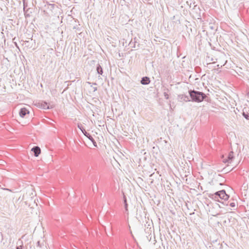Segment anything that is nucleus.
Instances as JSON below:
<instances>
[{"label":"nucleus","instance_id":"obj_1","mask_svg":"<svg viewBox=\"0 0 249 249\" xmlns=\"http://www.w3.org/2000/svg\"><path fill=\"white\" fill-rule=\"evenodd\" d=\"M188 92L191 98V101L193 102H201L207 97L206 95L204 93L194 89H190Z\"/></svg>","mask_w":249,"mask_h":249},{"label":"nucleus","instance_id":"obj_2","mask_svg":"<svg viewBox=\"0 0 249 249\" xmlns=\"http://www.w3.org/2000/svg\"><path fill=\"white\" fill-rule=\"evenodd\" d=\"M212 199L215 201H218L221 202L219 200V198L223 200L224 202L227 200L229 198V196L227 195L226 191L224 190H222L219 191H217L213 194L211 195L210 196Z\"/></svg>","mask_w":249,"mask_h":249},{"label":"nucleus","instance_id":"obj_3","mask_svg":"<svg viewBox=\"0 0 249 249\" xmlns=\"http://www.w3.org/2000/svg\"><path fill=\"white\" fill-rule=\"evenodd\" d=\"M31 151L34 153L35 157H38L41 152L40 148L37 146L33 147L32 148Z\"/></svg>","mask_w":249,"mask_h":249},{"label":"nucleus","instance_id":"obj_4","mask_svg":"<svg viewBox=\"0 0 249 249\" xmlns=\"http://www.w3.org/2000/svg\"><path fill=\"white\" fill-rule=\"evenodd\" d=\"M29 110H28L25 107L21 108L20 109L19 112V116L22 118H23L26 114H29Z\"/></svg>","mask_w":249,"mask_h":249},{"label":"nucleus","instance_id":"obj_5","mask_svg":"<svg viewBox=\"0 0 249 249\" xmlns=\"http://www.w3.org/2000/svg\"><path fill=\"white\" fill-rule=\"evenodd\" d=\"M150 80L148 77L145 76L143 77L141 81V83L142 85H146L150 83Z\"/></svg>","mask_w":249,"mask_h":249},{"label":"nucleus","instance_id":"obj_6","mask_svg":"<svg viewBox=\"0 0 249 249\" xmlns=\"http://www.w3.org/2000/svg\"><path fill=\"white\" fill-rule=\"evenodd\" d=\"M233 152L232 151H231L229 153L228 158L226 159H224L223 160V162L225 163L227 162H230L233 159Z\"/></svg>","mask_w":249,"mask_h":249},{"label":"nucleus","instance_id":"obj_7","mask_svg":"<svg viewBox=\"0 0 249 249\" xmlns=\"http://www.w3.org/2000/svg\"><path fill=\"white\" fill-rule=\"evenodd\" d=\"M39 106L44 109H49L51 107H50L48 105V104L46 102H41L39 103Z\"/></svg>","mask_w":249,"mask_h":249},{"label":"nucleus","instance_id":"obj_8","mask_svg":"<svg viewBox=\"0 0 249 249\" xmlns=\"http://www.w3.org/2000/svg\"><path fill=\"white\" fill-rule=\"evenodd\" d=\"M84 135L92 142V143H93L95 147H97V144L95 141L89 133H88V132L86 133V134H85Z\"/></svg>","mask_w":249,"mask_h":249},{"label":"nucleus","instance_id":"obj_9","mask_svg":"<svg viewBox=\"0 0 249 249\" xmlns=\"http://www.w3.org/2000/svg\"><path fill=\"white\" fill-rule=\"evenodd\" d=\"M178 97L181 101H184L185 102H189L191 101L189 99V97L184 94L180 95Z\"/></svg>","mask_w":249,"mask_h":249},{"label":"nucleus","instance_id":"obj_10","mask_svg":"<svg viewBox=\"0 0 249 249\" xmlns=\"http://www.w3.org/2000/svg\"><path fill=\"white\" fill-rule=\"evenodd\" d=\"M221 203L223 205L225 206L230 205L231 207H234L235 206V203L234 202H231L229 203V202H226V201L225 202H222Z\"/></svg>","mask_w":249,"mask_h":249},{"label":"nucleus","instance_id":"obj_11","mask_svg":"<svg viewBox=\"0 0 249 249\" xmlns=\"http://www.w3.org/2000/svg\"><path fill=\"white\" fill-rule=\"evenodd\" d=\"M136 38H134V41L132 40V39L130 41V42L129 43V45L133 48H135L136 47Z\"/></svg>","mask_w":249,"mask_h":249},{"label":"nucleus","instance_id":"obj_12","mask_svg":"<svg viewBox=\"0 0 249 249\" xmlns=\"http://www.w3.org/2000/svg\"><path fill=\"white\" fill-rule=\"evenodd\" d=\"M77 127L82 132L84 135H85L86 133H87L81 124H78Z\"/></svg>","mask_w":249,"mask_h":249},{"label":"nucleus","instance_id":"obj_13","mask_svg":"<svg viewBox=\"0 0 249 249\" xmlns=\"http://www.w3.org/2000/svg\"><path fill=\"white\" fill-rule=\"evenodd\" d=\"M96 70L98 74L102 75L103 73V69L100 65H98Z\"/></svg>","mask_w":249,"mask_h":249},{"label":"nucleus","instance_id":"obj_14","mask_svg":"<svg viewBox=\"0 0 249 249\" xmlns=\"http://www.w3.org/2000/svg\"><path fill=\"white\" fill-rule=\"evenodd\" d=\"M124 208H125V211L127 212V211H128V209H127L128 204L127 203L126 198L125 196H124Z\"/></svg>","mask_w":249,"mask_h":249},{"label":"nucleus","instance_id":"obj_15","mask_svg":"<svg viewBox=\"0 0 249 249\" xmlns=\"http://www.w3.org/2000/svg\"><path fill=\"white\" fill-rule=\"evenodd\" d=\"M243 116L245 118H246L247 120H249V114L246 113L245 112H243Z\"/></svg>","mask_w":249,"mask_h":249},{"label":"nucleus","instance_id":"obj_16","mask_svg":"<svg viewBox=\"0 0 249 249\" xmlns=\"http://www.w3.org/2000/svg\"><path fill=\"white\" fill-rule=\"evenodd\" d=\"M164 96L165 99H168L169 98V95L166 92H164Z\"/></svg>","mask_w":249,"mask_h":249},{"label":"nucleus","instance_id":"obj_17","mask_svg":"<svg viewBox=\"0 0 249 249\" xmlns=\"http://www.w3.org/2000/svg\"><path fill=\"white\" fill-rule=\"evenodd\" d=\"M29 43H30V41L28 40V41H25V44H27V46L29 48H31L32 47V46H30L29 45Z\"/></svg>","mask_w":249,"mask_h":249},{"label":"nucleus","instance_id":"obj_18","mask_svg":"<svg viewBox=\"0 0 249 249\" xmlns=\"http://www.w3.org/2000/svg\"><path fill=\"white\" fill-rule=\"evenodd\" d=\"M37 246H38V247H41V244H40V241H37Z\"/></svg>","mask_w":249,"mask_h":249},{"label":"nucleus","instance_id":"obj_19","mask_svg":"<svg viewBox=\"0 0 249 249\" xmlns=\"http://www.w3.org/2000/svg\"><path fill=\"white\" fill-rule=\"evenodd\" d=\"M16 249H22V246H17V247H16Z\"/></svg>","mask_w":249,"mask_h":249},{"label":"nucleus","instance_id":"obj_20","mask_svg":"<svg viewBox=\"0 0 249 249\" xmlns=\"http://www.w3.org/2000/svg\"><path fill=\"white\" fill-rule=\"evenodd\" d=\"M226 63H227V61H226L224 64H223L222 65H221L220 67H222L223 66H224Z\"/></svg>","mask_w":249,"mask_h":249},{"label":"nucleus","instance_id":"obj_21","mask_svg":"<svg viewBox=\"0 0 249 249\" xmlns=\"http://www.w3.org/2000/svg\"><path fill=\"white\" fill-rule=\"evenodd\" d=\"M247 95L249 97V92L248 93Z\"/></svg>","mask_w":249,"mask_h":249},{"label":"nucleus","instance_id":"obj_22","mask_svg":"<svg viewBox=\"0 0 249 249\" xmlns=\"http://www.w3.org/2000/svg\"><path fill=\"white\" fill-rule=\"evenodd\" d=\"M96 90H97V88H94V91Z\"/></svg>","mask_w":249,"mask_h":249},{"label":"nucleus","instance_id":"obj_23","mask_svg":"<svg viewBox=\"0 0 249 249\" xmlns=\"http://www.w3.org/2000/svg\"><path fill=\"white\" fill-rule=\"evenodd\" d=\"M218 67H220V65H217V66Z\"/></svg>","mask_w":249,"mask_h":249},{"label":"nucleus","instance_id":"obj_24","mask_svg":"<svg viewBox=\"0 0 249 249\" xmlns=\"http://www.w3.org/2000/svg\"><path fill=\"white\" fill-rule=\"evenodd\" d=\"M93 192H95V190H94V188H93Z\"/></svg>","mask_w":249,"mask_h":249}]
</instances>
